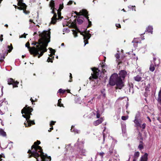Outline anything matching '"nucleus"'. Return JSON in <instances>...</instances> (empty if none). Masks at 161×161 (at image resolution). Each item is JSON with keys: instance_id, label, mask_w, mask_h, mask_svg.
<instances>
[{"instance_id": "obj_49", "label": "nucleus", "mask_w": 161, "mask_h": 161, "mask_svg": "<svg viewBox=\"0 0 161 161\" xmlns=\"http://www.w3.org/2000/svg\"><path fill=\"white\" fill-rule=\"evenodd\" d=\"M26 34H25V33H24L23 35H22V36L21 37H24L25 38H26Z\"/></svg>"}, {"instance_id": "obj_25", "label": "nucleus", "mask_w": 161, "mask_h": 161, "mask_svg": "<svg viewBox=\"0 0 161 161\" xmlns=\"http://www.w3.org/2000/svg\"><path fill=\"white\" fill-rule=\"evenodd\" d=\"M134 122L136 125V126H141V121H139L138 120L135 119L134 121Z\"/></svg>"}, {"instance_id": "obj_13", "label": "nucleus", "mask_w": 161, "mask_h": 161, "mask_svg": "<svg viewBox=\"0 0 161 161\" xmlns=\"http://www.w3.org/2000/svg\"><path fill=\"white\" fill-rule=\"evenodd\" d=\"M70 25L72 28L75 29L77 31V32H78L80 33L81 32L77 26L76 19H75L74 20L73 22L72 23V24H70Z\"/></svg>"}, {"instance_id": "obj_8", "label": "nucleus", "mask_w": 161, "mask_h": 161, "mask_svg": "<svg viewBox=\"0 0 161 161\" xmlns=\"http://www.w3.org/2000/svg\"><path fill=\"white\" fill-rule=\"evenodd\" d=\"M30 45L29 42H27L25 44V46L28 49L30 54L33 55V57H35L36 55V54L35 52L37 50V49H36V47L35 46L30 47Z\"/></svg>"}, {"instance_id": "obj_10", "label": "nucleus", "mask_w": 161, "mask_h": 161, "mask_svg": "<svg viewBox=\"0 0 161 161\" xmlns=\"http://www.w3.org/2000/svg\"><path fill=\"white\" fill-rule=\"evenodd\" d=\"M83 14V16L85 17L87 19V21L88 22V24L87 27V28H89L91 27L92 25V24L91 21H90L89 19V17H88L89 14H88V12L86 10H84L82 11Z\"/></svg>"}, {"instance_id": "obj_38", "label": "nucleus", "mask_w": 161, "mask_h": 161, "mask_svg": "<svg viewBox=\"0 0 161 161\" xmlns=\"http://www.w3.org/2000/svg\"><path fill=\"white\" fill-rule=\"evenodd\" d=\"M97 118H98L100 117V114H99V112L98 110H97Z\"/></svg>"}, {"instance_id": "obj_19", "label": "nucleus", "mask_w": 161, "mask_h": 161, "mask_svg": "<svg viewBox=\"0 0 161 161\" xmlns=\"http://www.w3.org/2000/svg\"><path fill=\"white\" fill-rule=\"evenodd\" d=\"M57 11V14H58V18H57V19H56V22L57 21V20L58 19H61L62 18H63V17H62L61 16V11H59L58 10H57H57H56Z\"/></svg>"}, {"instance_id": "obj_11", "label": "nucleus", "mask_w": 161, "mask_h": 161, "mask_svg": "<svg viewBox=\"0 0 161 161\" xmlns=\"http://www.w3.org/2000/svg\"><path fill=\"white\" fill-rule=\"evenodd\" d=\"M23 6L17 7V9L19 10H23V12L26 14H29L30 11L26 10L27 6L25 4H23Z\"/></svg>"}, {"instance_id": "obj_58", "label": "nucleus", "mask_w": 161, "mask_h": 161, "mask_svg": "<svg viewBox=\"0 0 161 161\" xmlns=\"http://www.w3.org/2000/svg\"><path fill=\"white\" fill-rule=\"evenodd\" d=\"M73 22V21H72L71 20H69V24H72V23Z\"/></svg>"}, {"instance_id": "obj_52", "label": "nucleus", "mask_w": 161, "mask_h": 161, "mask_svg": "<svg viewBox=\"0 0 161 161\" xmlns=\"http://www.w3.org/2000/svg\"><path fill=\"white\" fill-rule=\"evenodd\" d=\"M133 42H135L136 43H137L138 42V41H137L136 39H134Z\"/></svg>"}, {"instance_id": "obj_28", "label": "nucleus", "mask_w": 161, "mask_h": 161, "mask_svg": "<svg viewBox=\"0 0 161 161\" xmlns=\"http://www.w3.org/2000/svg\"><path fill=\"white\" fill-rule=\"evenodd\" d=\"M140 155V153L138 152H135L134 154V158H137Z\"/></svg>"}, {"instance_id": "obj_34", "label": "nucleus", "mask_w": 161, "mask_h": 161, "mask_svg": "<svg viewBox=\"0 0 161 161\" xmlns=\"http://www.w3.org/2000/svg\"><path fill=\"white\" fill-rule=\"evenodd\" d=\"M158 101H161V90L159 92L158 100Z\"/></svg>"}, {"instance_id": "obj_35", "label": "nucleus", "mask_w": 161, "mask_h": 161, "mask_svg": "<svg viewBox=\"0 0 161 161\" xmlns=\"http://www.w3.org/2000/svg\"><path fill=\"white\" fill-rule=\"evenodd\" d=\"M52 60H53L52 58H51L50 57H48L47 59V61L48 62H50L51 63H53V61Z\"/></svg>"}, {"instance_id": "obj_56", "label": "nucleus", "mask_w": 161, "mask_h": 161, "mask_svg": "<svg viewBox=\"0 0 161 161\" xmlns=\"http://www.w3.org/2000/svg\"><path fill=\"white\" fill-rule=\"evenodd\" d=\"M29 22L31 23H34V22H33V20L32 19H30L29 20Z\"/></svg>"}, {"instance_id": "obj_50", "label": "nucleus", "mask_w": 161, "mask_h": 161, "mask_svg": "<svg viewBox=\"0 0 161 161\" xmlns=\"http://www.w3.org/2000/svg\"><path fill=\"white\" fill-rule=\"evenodd\" d=\"M105 66L104 65H102V68L103 72H104V71H106L105 69H103L105 67Z\"/></svg>"}, {"instance_id": "obj_26", "label": "nucleus", "mask_w": 161, "mask_h": 161, "mask_svg": "<svg viewBox=\"0 0 161 161\" xmlns=\"http://www.w3.org/2000/svg\"><path fill=\"white\" fill-rule=\"evenodd\" d=\"M0 135L3 136H6V132L2 129H0Z\"/></svg>"}, {"instance_id": "obj_3", "label": "nucleus", "mask_w": 161, "mask_h": 161, "mask_svg": "<svg viewBox=\"0 0 161 161\" xmlns=\"http://www.w3.org/2000/svg\"><path fill=\"white\" fill-rule=\"evenodd\" d=\"M33 110L32 108H30V107H28L27 105H26L25 107L21 110V113L23 114V116L26 118L27 121V124L25 123L24 124L25 127L30 126L31 125V124H35V122L34 121H31L29 119L30 118V115L31 114V112Z\"/></svg>"}, {"instance_id": "obj_32", "label": "nucleus", "mask_w": 161, "mask_h": 161, "mask_svg": "<svg viewBox=\"0 0 161 161\" xmlns=\"http://www.w3.org/2000/svg\"><path fill=\"white\" fill-rule=\"evenodd\" d=\"M119 99L120 100L124 99V101H128V98L126 97L119 98Z\"/></svg>"}, {"instance_id": "obj_15", "label": "nucleus", "mask_w": 161, "mask_h": 161, "mask_svg": "<svg viewBox=\"0 0 161 161\" xmlns=\"http://www.w3.org/2000/svg\"><path fill=\"white\" fill-rule=\"evenodd\" d=\"M148 154L147 153H145L142 156L140 159V161H147Z\"/></svg>"}, {"instance_id": "obj_54", "label": "nucleus", "mask_w": 161, "mask_h": 161, "mask_svg": "<svg viewBox=\"0 0 161 161\" xmlns=\"http://www.w3.org/2000/svg\"><path fill=\"white\" fill-rule=\"evenodd\" d=\"M30 101H37L36 98H35V100H34L32 97H31L30 99Z\"/></svg>"}, {"instance_id": "obj_12", "label": "nucleus", "mask_w": 161, "mask_h": 161, "mask_svg": "<svg viewBox=\"0 0 161 161\" xmlns=\"http://www.w3.org/2000/svg\"><path fill=\"white\" fill-rule=\"evenodd\" d=\"M28 153L31 154V155L29 156V158H31L32 156L34 157L35 158H36L37 157H38L40 156V155L36 151H35L34 150V151H31L30 150H29Z\"/></svg>"}, {"instance_id": "obj_24", "label": "nucleus", "mask_w": 161, "mask_h": 161, "mask_svg": "<svg viewBox=\"0 0 161 161\" xmlns=\"http://www.w3.org/2000/svg\"><path fill=\"white\" fill-rule=\"evenodd\" d=\"M153 28L152 26H148L146 29V31L148 32L149 33H152L153 32Z\"/></svg>"}, {"instance_id": "obj_51", "label": "nucleus", "mask_w": 161, "mask_h": 161, "mask_svg": "<svg viewBox=\"0 0 161 161\" xmlns=\"http://www.w3.org/2000/svg\"><path fill=\"white\" fill-rule=\"evenodd\" d=\"M3 157L4 158V155L3 154H0V160H1V158Z\"/></svg>"}, {"instance_id": "obj_6", "label": "nucleus", "mask_w": 161, "mask_h": 161, "mask_svg": "<svg viewBox=\"0 0 161 161\" xmlns=\"http://www.w3.org/2000/svg\"><path fill=\"white\" fill-rule=\"evenodd\" d=\"M91 69L93 71V73H92L91 76L89 78V80L92 81L94 80L97 79L98 78L100 70L98 68L95 67L92 68Z\"/></svg>"}, {"instance_id": "obj_47", "label": "nucleus", "mask_w": 161, "mask_h": 161, "mask_svg": "<svg viewBox=\"0 0 161 161\" xmlns=\"http://www.w3.org/2000/svg\"><path fill=\"white\" fill-rule=\"evenodd\" d=\"M0 41L2 42L3 41V35H1L0 36Z\"/></svg>"}, {"instance_id": "obj_9", "label": "nucleus", "mask_w": 161, "mask_h": 161, "mask_svg": "<svg viewBox=\"0 0 161 161\" xmlns=\"http://www.w3.org/2000/svg\"><path fill=\"white\" fill-rule=\"evenodd\" d=\"M8 84L9 85H12L13 87H17L18 85L19 84V82L15 81L14 79L12 78H9L7 79Z\"/></svg>"}, {"instance_id": "obj_61", "label": "nucleus", "mask_w": 161, "mask_h": 161, "mask_svg": "<svg viewBox=\"0 0 161 161\" xmlns=\"http://www.w3.org/2000/svg\"><path fill=\"white\" fill-rule=\"evenodd\" d=\"M78 17V16H77V15H75L74 16V17L76 18V19H76H76H77V18Z\"/></svg>"}, {"instance_id": "obj_23", "label": "nucleus", "mask_w": 161, "mask_h": 161, "mask_svg": "<svg viewBox=\"0 0 161 161\" xmlns=\"http://www.w3.org/2000/svg\"><path fill=\"white\" fill-rule=\"evenodd\" d=\"M7 48L8 49V52L9 53H10L13 49V47L11 43L10 44V45H8Z\"/></svg>"}, {"instance_id": "obj_18", "label": "nucleus", "mask_w": 161, "mask_h": 161, "mask_svg": "<svg viewBox=\"0 0 161 161\" xmlns=\"http://www.w3.org/2000/svg\"><path fill=\"white\" fill-rule=\"evenodd\" d=\"M66 90H63L62 89H60L58 92V93H57V94L58 95H63L65 93V92H66Z\"/></svg>"}, {"instance_id": "obj_57", "label": "nucleus", "mask_w": 161, "mask_h": 161, "mask_svg": "<svg viewBox=\"0 0 161 161\" xmlns=\"http://www.w3.org/2000/svg\"><path fill=\"white\" fill-rule=\"evenodd\" d=\"M122 131L123 132L124 131V132L125 133V129L124 128V129L123 128H122Z\"/></svg>"}, {"instance_id": "obj_14", "label": "nucleus", "mask_w": 161, "mask_h": 161, "mask_svg": "<svg viewBox=\"0 0 161 161\" xmlns=\"http://www.w3.org/2000/svg\"><path fill=\"white\" fill-rule=\"evenodd\" d=\"M134 79L137 82H142L144 81L143 78L142 77V75H137L136 76L134 77Z\"/></svg>"}, {"instance_id": "obj_33", "label": "nucleus", "mask_w": 161, "mask_h": 161, "mask_svg": "<svg viewBox=\"0 0 161 161\" xmlns=\"http://www.w3.org/2000/svg\"><path fill=\"white\" fill-rule=\"evenodd\" d=\"M73 34L74 35L75 37H76L77 36V32L76 31L73 30Z\"/></svg>"}, {"instance_id": "obj_42", "label": "nucleus", "mask_w": 161, "mask_h": 161, "mask_svg": "<svg viewBox=\"0 0 161 161\" xmlns=\"http://www.w3.org/2000/svg\"><path fill=\"white\" fill-rule=\"evenodd\" d=\"M121 119L123 120H125L127 119V117L125 116H122L121 117Z\"/></svg>"}, {"instance_id": "obj_59", "label": "nucleus", "mask_w": 161, "mask_h": 161, "mask_svg": "<svg viewBox=\"0 0 161 161\" xmlns=\"http://www.w3.org/2000/svg\"><path fill=\"white\" fill-rule=\"evenodd\" d=\"M3 59H4L3 58H1L0 61L1 62H3Z\"/></svg>"}, {"instance_id": "obj_64", "label": "nucleus", "mask_w": 161, "mask_h": 161, "mask_svg": "<svg viewBox=\"0 0 161 161\" xmlns=\"http://www.w3.org/2000/svg\"><path fill=\"white\" fill-rule=\"evenodd\" d=\"M5 26L6 27H8V25L7 24H6L5 25Z\"/></svg>"}, {"instance_id": "obj_5", "label": "nucleus", "mask_w": 161, "mask_h": 161, "mask_svg": "<svg viewBox=\"0 0 161 161\" xmlns=\"http://www.w3.org/2000/svg\"><path fill=\"white\" fill-rule=\"evenodd\" d=\"M49 7L51 8V9L52 10L51 13L53 14V16L51 18V23L53 24H56V20L57 19V14L56 13L55 10H57V9L55 8L54 1L53 0H51L49 2Z\"/></svg>"}, {"instance_id": "obj_4", "label": "nucleus", "mask_w": 161, "mask_h": 161, "mask_svg": "<svg viewBox=\"0 0 161 161\" xmlns=\"http://www.w3.org/2000/svg\"><path fill=\"white\" fill-rule=\"evenodd\" d=\"M40 143V142L39 141H37L36 142H35L31 147V149L34 148V151L36 152H37V150H40L38 152H40L41 154V156L40 155V156L41 157V161H50L51 160V157L50 156L48 157L47 154L44 155L41 147L40 146H37Z\"/></svg>"}, {"instance_id": "obj_48", "label": "nucleus", "mask_w": 161, "mask_h": 161, "mask_svg": "<svg viewBox=\"0 0 161 161\" xmlns=\"http://www.w3.org/2000/svg\"><path fill=\"white\" fill-rule=\"evenodd\" d=\"M54 55L53 54H50V55H49L50 57H51V58H52V59H54V57L53 56Z\"/></svg>"}, {"instance_id": "obj_1", "label": "nucleus", "mask_w": 161, "mask_h": 161, "mask_svg": "<svg viewBox=\"0 0 161 161\" xmlns=\"http://www.w3.org/2000/svg\"><path fill=\"white\" fill-rule=\"evenodd\" d=\"M47 32V31H44L42 33L39 34V36L41 37L38 39L37 42H34L32 43V45H36L37 50L35 52L36 54V57L38 55V57L39 58L42 56L44 53L47 51V47L48 43L50 42V31Z\"/></svg>"}, {"instance_id": "obj_2", "label": "nucleus", "mask_w": 161, "mask_h": 161, "mask_svg": "<svg viewBox=\"0 0 161 161\" xmlns=\"http://www.w3.org/2000/svg\"><path fill=\"white\" fill-rule=\"evenodd\" d=\"M127 72L125 70H121L119 71V75L114 73L112 75L110 78L109 84L111 86L116 85V89H121L124 86L123 81L126 76Z\"/></svg>"}, {"instance_id": "obj_40", "label": "nucleus", "mask_w": 161, "mask_h": 161, "mask_svg": "<svg viewBox=\"0 0 161 161\" xmlns=\"http://www.w3.org/2000/svg\"><path fill=\"white\" fill-rule=\"evenodd\" d=\"M146 125V124H145L144 123V124H143L142 126L141 125V126H140L141 127V128H142L143 129H144L145 128Z\"/></svg>"}, {"instance_id": "obj_22", "label": "nucleus", "mask_w": 161, "mask_h": 161, "mask_svg": "<svg viewBox=\"0 0 161 161\" xmlns=\"http://www.w3.org/2000/svg\"><path fill=\"white\" fill-rule=\"evenodd\" d=\"M74 126H72L71 128V131L72 132H73L75 133H78L79 132V130L77 129L74 128Z\"/></svg>"}, {"instance_id": "obj_41", "label": "nucleus", "mask_w": 161, "mask_h": 161, "mask_svg": "<svg viewBox=\"0 0 161 161\" xmlns=\"http://www.w3.org/2000/svg\"><path fill=\"white\" fill-rule=\"evenodd\" d=\"M115 56L116 57L117 59H119L120 58V56L119 54L118 53H117L115 55Z\"/></svg>"}, {"instance_id": "obj_29", "label": "nucleus", "mask_w": 161, "mask_h": 161, "mask_svg": "<svg viewBox=\"0 0 161 161\" xmlns=\"http://www.w3.org/2000/svg\"><path fill=\"white\" fill-rule=\"evenodd\" d=\"M64 8V5L63 3L60 4L59 6V8L57 10H58L59 11H61V10L63 8Z\"/></svg>"}, {"instance_id": "obj_44", "label": "nucleus", "mask_w": 161, "mask_h": 161, "mask_svg": "<svg viewBox=\"0 0 161 161\" xmlns=\"http://www.w3.org/2000/svg\"><path fill=\"white\" fill-rule=\"evenodd\" d=\"M72 1H69L67 5H70L72 4L73 3Z\"/></svg>"}, {"instance_id": "obj_55", "label": "nucleus", "mask_w": 161, "mask_h": 161, "mask_svg": "<svg viewBox=\"0 0 161 161\" xmlns=\"http://www.w3.org/2000/svg\"><path fill=\"white\" fill-rule=\"evenodd\" d=\"M148 95L146 93H145V94L144 95V96L145 97H147V96Z\"/></svg>"}, {"instance_id": "obj_53", "label": "nucleus", "mask_w": 161, "mask_h": 161, "mask_svg": "<svg viewBox=\"0 0 161 161\" xmlns=\"http://www.w3.org/2000/svg\"><path fill=\"white\" fill-rule=\"evenodd\" d=\"M51 127L50 128L49 130H48V132H50L52 130H53V126H51Z\"/></svg>"}, {"instance_id": "obj_43", "label": "nucleus", "mask_w": 161, "mask_h": 161, "mask_svg": "<svg viewBox=\"0 0 161 161\" xmlns=\"http://www.w3.org/2000/svg\"><path fill=\"white\" fill-rule=\"evenodd\" d=\"M98 154H99V155H100L102 157V158H103V156L104 154V153L102 152H101V153H98Z\"/></svg>"}, {"instance_id": "obj_45", "label": "nucleus", "mask_w": 161, "mask_h": 161, "mask_svg": "<svg viewBox=\"0 0 161 161\" xmlns=\"http://www.w3.org/2000/svg\"><path fill=\"white\" fill-rule=\"evenodd\" d=\"M116 27H117L119 28H121V25L119 24H116Z\"/></svg>"}, {"instance_id": "obj_20", "label": "nucleus", "mask_w": 161, "mask_h": 161, "mask_svg": "<svg viewBox=\"0 0 161 161\" xmlns=\"http://www.w3.org/2000/svg\"><path fill=\"white\" fill-rule=\"evenodd\" d=\"M18 2L17 5L19 7L23 6V4H25L24 3V0H17Z\"/></svg>"}, {"instance_id": "obj_36", "label": "nucleus", "mask_w": 161, "mask_h": 161, "mask_svg": "<svg viewBox=\"0 0 161 161\" xmlns=\"http://www.w3.org/2000/svg\"><path fill=\"white\" fill-rule=\"evenodd\" d=\"M58 103L57 104L58 106H60V107L63 106V104L61 103V101H58Z\"/></svg>"}, {"instance_id": "obj_60", "label": "nucleus", "mask_w": 161, "mask_h": 161, "mask_svg": "<svg viewBox=\"0 0 161 161\" xmlns=\"http://www.w3.org/2000/svg\"><path fill=\"white\" fill-rule=\"evenodd\" d=\"M5 56L4 55H3V56H1V58H3L4 59L5 58Z\"/></svg>"}, {"instance_id": "obj_17", "label": "nucleus", "mask_w": 161, "mask_h": 161, "mask_svg": "<svg viewBox=\"0 0 161 161\" xmlns=\"http://www.w3.org/2000/svg\"><path fill=\"white\" fill-rule=\"evenodd\" d=\"M103 118H101L98 120L95 121L94 123V125L95 126H97L99 124L101 123L103 121Z\"/></svg>"}, {"instance_id": "obj_21", "label": "nucleus", "mask_w": 161, "mask_h": 161, "mask_svg": "<svg viewBox=\"0 0 161 161\" xmlns=\"http://www.w3.org/2000/svg\"><path fill=\"white\" fill-rule=\"evenodd\" d=\"M84 10H86L85 9H83L81 10H80L79 12H77L76 11L74 12V13L77 16H83L82 14H83V12L82 11Z\"/></svg>"}, {"instance_id": "obj_7", "label": "nucleus", "mask_w": 161, "mask_h": 161, "mask_svg": "<svg viewBox=\"0 0 161 161\" xmlns=\"http://www.w3.org/2000/svg\"><path fill=\"white\" fill-rule=\"evenodd\" d=\"M89 31H87V28H86L84 32H80V35H82L84 37V46L88 43V40L90 38L91 36V35L89 33Z\"/></svg>"}, {"instance_id": "obj_30", "label": "nucleus", "mask_w": 161, "mask_h": 161, "mask_svg": "<svg viewBox=\"0 0 161 161\" xmlns=\"http://www.w3.org/2000/svg\"><path fill=\"white\" fill-rule=\"evenodd\" d=\"M140 144H139V145L138 146V148L140 149V150H141L143 148V147L142 144V142L140 141Z\"/></svg>"}, {"instance_id": "obj_16", "label": "nucleus", "mask_w": 161, "mask_h": 161, "mask_svg": "<svg viewBox=\"0 0 161 161\" xmlns=\"http://www.w3.org/2000/svg\"><path fill=\"white\" fill-rule=\"evenodd\" d=\"M84 18L81 16H78L77 19V21L79 25L81 24L83 22Z\"/></svg>"}, {"instance_id": "obj_46", "label": "nucleus", "mask_w": 161, "mask_h": 161, "mask_svg": "<svg viewBox=\"0 0 161 161\" xmlns=\"http://www.w3.org/2000/svg\"><path fill=\"white\" fill-rule=\"evenodd\" d=\"M8 51H6L4 53L3 55L5 56H6L8 55Z\"/></svg>"}, {"instance_id": "obj_27", "label": "nucleus", "mask_w": 161, "mask_h": 161, "mask_svg": "<svg viewBox=\"0 0 161 161\" xmlns=\"http://www.w3.org/2000/svg\"><path fill=\"white\" fill-rule=\"evenodd\" d=\"M154 69L155 67L154 65L153 64H151L150 66L149 70L152 72H153L154 70Z\"/></svg>"}, {"instance_id": "obj_62", "label": "nucleus", "mask_w": 161, "mask_h": 161, "mask_svg": "<svg viewBox=\"0 0 161 161\" xmlns=\"http://www.w3.org/2000/svg\"><path fill=\"white\" fill-rule=\"evenodd\" d=\"M147 118L148 119L149 121L150 122L151 121V119L149 117H147Z\"/></svg>"}, {"instance_id": "obj_63", "label": "nucleus", "mask_w": 161, "mask_h": 161, "mask_svg": "<svg viewBox=\"0 0 161 161\" xmlns=\"http://www.w3.org/2000/svg\"><path fill=\"white\" fill-rule=\"evenodd\" d=\"M67 92L68 93H70V90H68L67 91Z\"/></svg>"}, {"instance_id": "obj_39", "label": "nucleus", "mask_w": 161, "mask_h": 161, "mask_svg": "<svg viewBox=\"0 0 161 161\" xmlns=\"http://www.w3.org/2000/svg\"><path fill=\"white\" fill-rule=\"evenodd\" d=\"M55 122V121H51L50 124V126H53L52 125H54Z\"/></svg>"}, {"instance_id": "obj_37", "label": "nucleus", "mask_w": 161, "mask_h": 161, "mask_svg": "<svg viewBox=\"0 0 161 161\" xmlns=\"http://www.w3.org/2000/svg\"><path fill=\"white\" fill-rule=\"evenodd\" d=\"M69 74H70V75H69L70 80L69 81V82H71L72 81V74L71 73H70Z\"/></svg>"}, {"instance_id": "obj_31", "label": "nucleus", "mask_w": 161, "mask_h": 161, "mask_svg": "<svg viewBox=\"0 0 161 161\" xmlns=\"http://www.w3.org/2000/svg\"><path fill=\"white\" fill-rule=\"evenodd\" d=\"M49 50L51 52V54H53V55H55V50L54 49H53L51 48H49Z\"/></svg>"}]
</instances>
